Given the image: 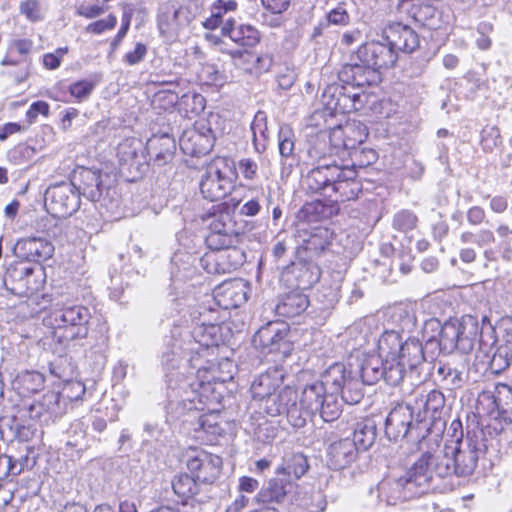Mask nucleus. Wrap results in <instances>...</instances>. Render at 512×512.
Instances as JSON below:
<instances>
[{"mask_svg":"<svg viewBox=\"0 0 512 512\" xmlns=\"http://www.w3.org/2000/svg\"><path fill=\"white\" fill-rule=\"evenodd\" d=\"M312 192H321L331 203L353 200L360 192L356 172L349 167L328 164L313 168L305 178Z\"/></svg>","mask_w":512,"mask_h":512,"instance_id":"5","label":"nucleus"},{"mask_svg":"<svg viewBox=\"0 0 512 512\" xmlns=\"http://www.w3.org/2000/svg\"><path fill=\"white\" fill-rule=\"evenodd\" d=\"M501 143L500 130L496 126H485L482 129L480 144L485 152H492Z\"/></svg>","mask_w":512,"mask_h":512,"instance_id":"46","label":"nucleus"},{"mask_svg":"<svg viewBox=\"0 0 512 512\" xmlns=\"http://www.w3.org/2000/svg\"><path fill=\"white\" fill-rule=\"evenodd\" d=\"M14 252L17 257L26 261L41 262L53 255L54 246L44 238H24L16 243Z\"/></svg>","mask_w":512,"mask_h":512,"instance_id":"24","label":"nucleus"},{"mask_svg":"<svg viewBox=\"0 0 512 512\" xmlns=\"http://www.w3.org/2000/svg\"><path fill=\"white\" fill-rule=\"evenodd\" d=\"M423 334L427 341L438 338L440 349L446 353L458 350L468 354L474 349L481 335V328L477 318L472 315L449 319L444 324L431 318L425 321Z\"/></svg>","mask_w":512,"mask_h":512,"instance_id":"4","label":"nucleus"},{"mask_svg":"<svg viewBox=\"0 0 512 512\" xmlns=\"http://www.w3.org/2000/svg\"><path fill=\"white\" fill-rule=\"evenodd\" d=\"M309 305L306 295L299 292H290L285 295L276 306V313L283 317L300 315Z\"/></svg>","mask_w":512,"mask_h":512,"instance_id":"33","label":"nucleus"},{"mask_svg":"<svg viewBox=\"0 0 512 512\" xmlns=\"http://www.w3.org/2000/svg\"><path fill=\"white\" fill-rule=\"evenodd\" d=\"M132 14H133V10L130 7L126 6L123 11V15H122V19H121V27L111 43L112 49H116L118 47V45L121 43V41L123 40V38L126 36L128 30H129V27H130Z\"/></svg>","mask_w":512,"mask_h":512,"instance_id":"59","label":"nucleus"},{"mask_svg":"<svg viewBox=\"0 0 512 512\" xmlns=\"http://www.w3.org/2000/svg\"><path fill=\"white\" fill-rule=\"evenodd\" d=\"M288 326L285 323L269 322L253 336V345L265 353L281 352L286 354L289 345L286 340Z\"/></svg>","mask_w":512,"mask_h":512,"instance_id":"17","label":"nucleus"},{"mask_svg":"<svg viewBox=\"0 0 512 512\" xmlns=\"http://www.w3.org/2000/svg\"><path fill=\"white\" fill-rule=\"evenodd\" d=\"M383 369H385V374L382 378L390 385H397L403 380L407 367L400 364L398 360L394 362L390 360V363L384 361Z\"/></svg>","mask_w":512,"mask_h":512,"instance_id":"48","label":"nucleus"},{"mask_svg":"<svg viewBox=\"0 0 512 512\" xmlns=\"http://www.w3.org/2000/svg\"><path fill=\"white\" fill-rule=\"evenodd\" d=\"M221 117L211 113L208 118L197 121L192 129L184 131L180 138V147L185 154L202 156L208 154L215 143L216 134L220 131L217 127Z\"/></svg>","mask_w":512,"mask_h":512,"instance_id":"9","label":"nucleus"},{"mask_svg":"<svg viewBox=\"0 0 512 512\" xmlns=\"http://www.w3.org/2000/svg\"><path fill=\"white\" fill-rule=\"evenodd\" d=\"M402 6L407 14L420 25L429 29L437 27V10L426 0H404Z\"/></svg>","mask_w":512,"mask_h":512,"instance_id":"28","label":"nucleus"},{"mask_svg":"<svg viewBox=\"0 0 512 512\" xmlns=\"http://www.w3.org/2000/svg\"><path fill=\"white\" fill-rule=\"evenodd\" d=\"M78 175L79 185L76 189L79 196L82 195L92 202L100 200L108 174L91 168H82Z\"/></svg>","mask_w":512,"mask_h":512,"instance_id":"25","label":"nucleus"},{"mask_svg":"<svg viewBox=\"0 0 512 512\" xmlns=\"http://www.w3.org/2000/svg\"><path fill=\"white\" fill-rule=\"evenodd\" d=\"M486 445L481 433L467 432L464 436L462 424L452 421L442 449L436 454L424 453L429 457V468L434 475L444 478L450 475L466 477L477 467L480 456L484 455Z\"/></svg>","mask_w":512,"mask_h":512,"instance_id":"2","label":"nucleus"},{"mask_svg":"<svg viewBox=\"0 0 512 512\" xmlns=\"http://www.w3.org/2000/svg\"><path fill=\"white\" fill-rule=\"evenodd\" d=\"M278 146L279 153L283 158L292 156L294 151V133L287 125L281 126L279 129Z\"/></svg>","mask_w":512,"mask_h":512,"instance_id":"47","label":"nucleus"},{"mask_svg":"<svg viewBox=\"0 0 512 512\" xmlns=\"http://www.w3.org/2000/svg\"><path fill=\"white\" fill-rule=\"evenodd\" d=\"M206 105L205 98L198 93H186L179 98V112L183 113L186 117L191 118L199 115Z\"/></svg>","mask_w":512,"mask_h":512,"instance_id":"37","label":"nucleus"},{"mask_svg":"<svg viewBox=\"0 0 512 512\" xmlns=\"http://www.w3.org/2000/svg\"><path fill=\"white\" fill-rule=\"evenodd\" d=\"M258 169L257 162L248 157L241 158L235 166V171L238 170L242 177L248 181H253L258 177Z\"/></svg>","mask_w":512,"mask_h":512,"instance_id":"54","label":"nucleus"},{"mask_svg":"<svg viewBox=\"0 0 512 512\" xmlns=\"http://www.w3.org/2000/svg\"><path fill=\"white\" fill-rule=\"evenodd\" d=\"M349 378L351 377L347 375L345 365L342 363H335L326 370L323 382L325 386H333L334 390L332 392L337 395Z\"/></svg>","mask_w":512,"mask_h":512,"instance_id":"38","label":"nucleus"},{"mask_svg":"<svg viewBox=\"0 0 512 512\" xmlns=\"http://www.w3.org/2000/svg\"><path fill=\"white\" fill-rule=\"evenodd\" d=\"M432 480L429 457L420 456L414 464L397 479H384L377 486L378 497L387 504L395 505L425 493Z\"/></svg>","mask_w":512,"mask_h":512,"instance_id":"6","label":"nucleus"},{"mask_svg":"<svg viewBox=\"0 0 512 512\" xmlns=\"http://www.w3.org/2000/svg\"><path fill=\"white\" fill-rule=\"evenodd\" d=\"M298 400L300 405L312 414L319 412L325 422L334 421L341 414L342 404L338 396L334 392L327 393L322 381L306 384Z\"/></svg>","mask_w":512,"mask_h":512,"instance_id":"10","label":"nucleus"},{"mask_svg":"<svg viewBox=\"0 0 512 512\" xmlns=\"http://www.w3.org/2000/svg\"><path fill=\"white\" fill-rule=\"evenodd\" d=\"M445 406V397L438 390L430 391L426 396L416 400V408L419 410L416 415V423L440 420Z\"/></svg>","mask_w":512,"mask_h":512,"instance_id":"27","label":"nucleus"},{"mask_svg":"<svg viewBox=\"0 0 512 512\" xmlns=\"http://www.w3.org/2000/svg\"><path fill=\"white\" fill-rule=\"evenodd\" d=\"M287 495L286 486L282 480L272 479L267 486L262 488L255 497L259 504L281 503Z\"/></svg>","mask_w":512,"mask_h":512,"instance_id":"35","label":"nucleus"},{"mask_svg":"<svg viewBox=\"0 0 512 512\" xmlns=\"http://www.w3.org/2000/svg\"><path fill=\"white\" fill-rule=\"evenodd\" d=\"M250 286L244 279L225 281L215 290L214 298L223 309L237 308L247 301Z\"/></svg>","mask_w":512,"mask_h":512,"instance_id":"20","label":"nucleus"},{"mask_svg":"<svg viewBox=\"0 0 512 512\" xmlns=\"http://www.w3.org/2000/svg\"><path fill=\"white\" fill-rule=\"evenodd\" d=\"M328 140L331 145V152L339 153L341 149H346V141L342 126H336L329 131Z\"/></svg>","mask_w":512,"mask_h":512,"instance_id":"60","label":"nucleus"},{"mask_svg":"<svg viewBox=\"0 0 512 512\" xmlns=\"http://www.w3.org/2000/svg\"><path fill=\"white\" fill-rule=\"evenodd\" d=\"M389 319L395 328L401 332L409 331L415 324L414 316L405 308L395 307L390 313Z\"/></svg>","mask_w":512,"mask_h":512,"instance_id":"43","label":"nucleus"},{"mask_svg":"<svg viewBox=\"0 0 512 512\" xmlns=\"http://www.w3.org/2000/svg\"><path fill=\"white\" fill-rule=\"evenodd\" d=\"M24 393H36L44 387L45 378L39 372H25L19 377Z\"/></svg>","mask_w":512,"mask_h":512,"instance_id":"45","label":"nucleus"},{"mask_svg":"<svg viewBox=\"0 0 512 512\" xmlns=\"http://www.w3.org/2000/svg\"><path fill=\"white\" fill-rule=\"evenodd\" d=\"M375 429L371 424L360 422L357 423L352 442L355 443L357 449L367 450L375 440Z\"/></svg>","mask_w":512,"mask_h":512,"instance_id":"40","label":"nucleus"},{"mask_svg":"<svg viewBox=\"0 0 512 512\" xmlns=\"http://www.w3.org/2000/svg\"><path fill=\"white\" fill-rule=\"evenodd\" d=\"M384 359L379 355H372L366 357L360 366V376L362 383L367 385H373L382 379L385 374Z\"/></svg>","mask_w":512,"mask_h":512,"instance_id":"34","label":"nucleus"},{"mask_svg":"<svg viewBox=\"0 0 512 512\" xmlns=\"http://www.w3.org/2000/svg\"><path fill=\"white\" fill-rule=\"evenodd\" d=\"M20 13L29 21L37 22L43 19V11L39 0H25L20 3Z\"/></svg>","mask_w":512,"mask_h":512,"instance_id":"51","label":"nucleus"},{"mask_svg":"<svg viewBox=\"0 0 512 512\" xmlns=\"http://www.w3.org/2000/svg\"><path fill=\"white\" fill-rule=\"evenodd\" d=\"M187 468L197 480L213 483L220 475L222 459L206 450L195 449L188 455Z\"/></svg>","mask_w":512,"mask_h":512,"instance_id":"16","label":"nucleus"},{"mask_svg":"<svg viewBox=\"0 0 512 512\" xmlns=\"http://www.w3.org/2000/svg\"><path fill=\"white\" fill-rule=\"evenodd\" d=\"M244 54L253 53L248 50H235L230 52L234 65L250 73V70L253 69L252 62H254V60H250V58L247 59L246 57H244Z\"/></svg>","mask_w":512,"mask_h":512,"instance_id":"63","label":"nucleus"},{"mask_svg":"<svg viewBox=\"0 0 512 512\" xmlns=\"http://www.w3.org/2000/svg\"><path fill=\"white\" fill-rule=\"evenodd\" d=\"M244 57L250 60H254L252 62V68L250 70L251 74H262L264 72L269 71L273 64V58L269 54H244Z\"/></svg>","mask_w":512,"mask_h":512,"instance_id":"53","label":"nucleus"},{"mask_svg":"<svg viewBox=\"0 0 512 512\" xmlns=\"http://www.w3.org/2000/svg\"><path fill=\"white\" fill-rule=\"evenodd\" d=\"M299 395L292 387L283 388L277 395L279 403L276 399L266 406V413L270 416H278L286 414L287 420L294 428H302L306 425L307 419L313 415L300 405L298 406Z\"/></svg>","mask_w":512,"mask_h":512,"instance_id":"11","label":"nucleus"},{"mask_svg":"<svg viewBox=\"0 0 512 512\" xmlns=\"http://www.w3.org/2000/svg\"><path fill=\"white\" fill-rule=\"evenodd\" d=\"M90 319L91 313L86 306L65 302L56 303L45 322L53 328V337L65 345L88 335Z\"/></svg>","mask_w":512,"mask_h":512,"instance_id":"7","label":"nucleus"},{"mask_svg":"<svg viewBox=\"0 0 512 512\" xmlns=\"http://www.w3.org/2000/svg\"><path fill=\"white\" fill-rule=\"evenodd\" d=\"M279 385V379L269 373H265L256 378L251 385V394L255 400L264 401L263 409L272 403L274 399L279 403L275 390Z\"/></svg>","mask_w":512,"mask_h":512,"instance_id":"30","label":"nucleus"},{"mask_svg":"<svg viewBox=\"0 0 512 512\" xmlns=\"http://www.w3.org/2000/svg\"><path fill=\"white\" fill-rule=\"evenodd\" d=\"M136 144H139L135 139H125L117 147V156L123 163H128L137 155Z\"/></svg>","mask_w":512,"mask_h":512,"instance_id":"57","label":"nucleus"},{"mask_svg":"<svg viewBox=\"0 0 512 512\" xmlns=\"http://www.w3.org/2000/svg\"><path fill=\"white\" fill-rule=\"evenodd\" d=\"M357 59L378 72L382 68H390L397 61V52L390 44L371 41L360 46L356 52Z\"/></svg>","mask_w":512,"mask_h":512,"instance_id":"18","label":"nucleus"},{"mask_svg":"<svg viewBox=\"0 0 512 512\" xmlns=\"http://www.w3.org/2000/svg\"><path fill=\"white\" fill-rule=\"evenodd\" d=\"M106 11L104 5L88 4L81 2L76 6V14L87 19H93L102 15Z\"/></svg>","mask_w":512,"mask_h":512,"instance_id":"58","label":"nucleus"},{"mask_svg":"<svg viewBox=\"0 0 512 512\" xmlns=\"http://www.w3.org/2000/svg\"><path fill=\"white\" fill-rule=\"evenodd\" d=\"M208 222L209 233L205 241L211 250L201 258V264L210 274H225L236 270L245 261V254L236 245L240 232L227 207L219 206L211 213Z\"/></svg>","mask_w":512,"mask_h":512,"instance_id":"3","label":"nucleus"},{"mask_svg":"<svg viewBox=\"0 0 512 512\" xmlns=\"http://www.w3.org/2000/svg\"><path fill=\"white\" fill-rule=\"evenodd\" d=\"M65 413L62 395L56 391L45 393L41 400L29 407V417L44 423L54 422Z\"/></svg>","mask_w":512,"mask_h":512,"instance_id":"21","label":"nucleus"},{"mask_svg":"<svg viewBox=\"0 0 512 512\" xmlns=\"http://www.w3.org/2000/svg\"><path fill=\"white\" fill-rule=\"evenodd\" d=\"M94 88L93 83L87 80L77 81L69 86L70 94L77 98L78 100H82L87 98Z\"/></svg>","mask_w":512,"mask_h":512,"instance_id":"61","label":"nucleus"},{"mask_svg":"<svg viewBox=\"0 0 512 512\" xmlns=\"http://www.w3.org/2000/svg\"><path fill=\"white\" fill-rule=\"evenodd\" d=\"M45 204L57 217H68L80 207V196L73 182L51 185L45 193Z\"/></svg>","mask_w":512,"mask_h":512,"instance_id":"12","label":"nucleus"},{"mask_svg":"<svg viewBox=\"0 0 512 512\" xmlns=\"http://www.w3.org/2000/svg\"><path fill=\"white\" fill-rule=\"evenodd\" d=\"M236 177L235 165L231 160L215 158L206 168L200 182V191L210 201L221 200L231 192Z\"/></svg>","mask_w":512,"mask_h":512,"instance_id":"8","label":"nucleus"},{"mask_svg":"<svg viewBox=\"0 0 512 512\" xmlns=\"http://www.w3.org/2000/svg\"><path fill=\"white\" fill-rule=\"evenodd\" d=\"M117 24V18L115 15L110 14L105 19H100L88 24L85 28L87 33L100 35L105 31L112 30Z\"/></svg>","mask_w":512,"mask_h":512,"instance_id":"55","label":"nucleus"},{"mask_svg":"<svg viewBox=\"0 0 512 512\" xmlns=\"http://www.w3.org/2000/svg\"><path fill=\"white\" fill-rule=\"evenodd\" d=\"M327 109L335 113H350L364 107L368 95L364 91L350 92L343 86L329 85L322 95Z\"/></svg>","mask_w":512,"mask_h":512,"instance_id":"15","label":"nucleus"},{"mask_svg":"<svg viewBox=\"0 0 512 512\" xmlns=\"http://www.w3.org/2000/svg\"><path fill=\"white\" fill-rule=\"evenodd\" d=\"M478 410L494 418L512 422V387L498 383L492 390L483 391L477 400Z\"/></svg>","mask_w":512,"mask_h":512,"instance_id":"13","label":"nucleus"},{"mask_svg":"<svg viewBox=\"0 0 512 512\" xmlns=\"http://www.w3.org/2000/svg\"><path fill=\"white\" fill-rule=\"evenodd\" d=\"M147 53V47L143 43H137L133 51L125 54L124 61L128 65H135L140 63Z\"/></svg>","mask_w":512,"mask_h":512,"instance_id":"64","label":"nucleus"},{"mask_svg":"<svg viewBox=\"0 0 512 512\" xmlns=\"http://www.w3.org/2000/svg\"><path fill=\"white\" fill-rule=\"evenodd\" d=\"M414 410L410 404H398L386 417L385 434L393 441L405 438L414 428Z\"/></svg>","mask_w":512,"mask_h":512,"instance_id":"19","label":"nucleus"},{"mask_svg":"<svg viewBox=\"0 0 512 512\" xmlns=\"http://www.w3.org/2000/svg\"><path fill=\"white\" fill-rule=\"evenodd\" d=\"M346 141V149H354L363 143L368 135L367 128L361 123H346L342 126Z\"/></svg>","mask_w":512,"mask_h":512,"instance_id":"39","label":"nucleus"},{"mask_svg":"<svg viewBox=\"0 0 512 512\" xmlns=\"http://www.w3.org/2000/svg\"><path fill=\"white\" fill-rule=\"evenodd\" d=\"M342 392V401L353 405L357 404L363 398L361 382L356 378H349L340 390Z\"/></svg>","mask_w":512,"mask_h":512,"instance_id":"44","label":"nucleus"},{"mask_svg":"<svg viewBox=\"0 0 512 512\" xmlns=\"http://www.w3.org/2000/svg\"><path fill=\"white\" fill-rule=\"evenodd\" d=\"M307 458L302 453L293 454L286 462L281 471L295 479L302 477L308 470Z\"/></svg>","mask_w":512,"mask_h":512,"instance_id":"41","label":"nucleus"},{"mask_svg":"<svg viewBox=\"0 0 512 512\" xmlns=\"http://www.w3.org/2000/svg\"><path fill=\"white\" fill-rule=\"evenodd\" d=\"M497 247L505 260H510L512 255V229L507 225H500L496 229Z\"/></svg>","mask_w":512,"mask_h":512,"instance_id":"42","label":"nucleus"},{"mask_svg":"<svg viewBox=\"0 0 512 512\" xmlns=\"http://www.w3.org/2000/svg\"><path fill=\"white\" fill-rule=\"evenodd\" d=\"M417 218L410 211H400L398 212L393 219L394 228L406 232L412 230L416 225Z\"/></svg>","mask_w":512,"mask_h":512,"instance_id":"56","label":"nucleus"},{"mask_svg":"<svg viewBox=\"0 0 512 512\" xmlns=\"http://www.w3.org/2000/svg\"><path fill=\"white\" fill-rule=\"evenodd\" d=\"M339 80L353 88H363L380 81L379 72L370 66L360 63H348L342 66L338 72Z\"/></svg>","mask_w":512,"mask_h":512,"instance_id":"22","label":"nucleus"},{"mask_svg":"<svg viewBox=\"0 0 512 512\" xmlns=\"http://www.w3.org/2000/svg\"><path fill=\"white\" fill-rule=\"evenodd\" d=\"M21 473V464H14V458L12 456L0 454V481L9 476H18Z\"/></svg>","mask_w":512,"mask_h":512,"instance_id":"52","label":"nucleus"},{"mask_svg":"<svg viewBox=\"0 0 512 512\" xmlns=\"http://www.w3.org/2000/svg\"><path fill=\"white\" fill-rule=\"evenodd\" d=\"M384 39L394 51L411 53L419 47V37L409 26L401 23L389 24L383 30Z\"/></svg>","mask_w":512,"mask_h":512,"instance_id":"23","label":"nucleus"},{"mask_svg":"<svg viewBox=\"0 0 512 512\" xmlns=\"http://www.w3.org/2000/svg\"><path fill=\"white\" fill-rule=\"evenodd\" d=\"M194 272L192 267L172 271L169 296L178 313H183L184 325L171 330V351L163 353L162 360L168 371L167 412L174 419L192 426L193 437L212 443L223 433L220 416L205 409L213 392L212 383L232 379L233 362L227 356L218 358L222 346L230 336L227 325L219 322L218 312L206 307L195 308L193 297L187 295L183 282Z\"/></svg>","mask_w":512,"mask_h":512,"instance_id":"1","label":"nucleus"},{"mask_svg":"<svg viewBox=\"0 0 512 512\" xmlns=\"http://www.w3.org/2000/svg\"><path fill=\"white\" fill-rule=\"evenodd\" d=\"M222 34L228 36L234 43L243 47H253L259 40L258 30L248 24L235 26L234 20H227L222 26Z\"/></svg>","mask_w":512,"mask_h":512,"instance_id":"29","label":"nucleus"},{"mask_svg":"<svg viewBox=\"0 0 512 512\" xmlns=\"http://www.w3.org/2000/svg\"><path fill=\"white\" fill-rule=\"evenodd\" d=\"M193 14L188 6L163 4L158 13V28L166 41L173 42L180 31L192 21Z\"/></svg>","mask_w":512,"mask_h":512,"instance_id":"14","label":"nucleus"},{"mask_svg":"<svg viewBox=\"0 0 512 512\" xmlns=\"http://www.w3.org/2000/svg\"><path fill=\"white\" fill-rule=\"evenodd\" d=\"M357 457V447L350 439L331 443L327 449V465L333 470L348 467Z\"/></svg>","mask_w":512,"mask_h":512,"instance_id":"26","label":"nucleus"},{"mask_svg":"<svg viewBox=\"0 0 512 512\" xmlns=\"http://www.w3.org/2000/svg\"><path fill=\"white\" fill-rule=\"evenodd\" d=\"M400 364L406 366L410 372L416 369L424 361L422 344L415 338H408L397 354Z\"/></svg>","mask_w":512,"mask_h":512,"instance_id":"32","label":"nucleus"},{"mask_svg":"<svg viewBox=\"0 0 512 512\" xmlns=\"http://www.w3.org/2000/svg\"><path fill=\"white\" fill-rule=\"evenodd\" d=\"M153 104L167 111L174 108L176 105L179 106V96L176 92L171 90L158 91L154 96Z\"/></svg>","mask_w":512,"mask_h":512,"instance_id":"50","label":"nucleus"},{"mask_svg":"<svg viewBox=\"0 0 512 512\" xmlns=\"http://www.w3.org/2000/svg\"><path fill=\"white\" fill-rule=\"evenodd\" d=\"M237 8L235 0H217L211 7V14L221 21L223 14L234 11Z\"/></svg>","mask_w":512,"mask_h":512,"instance_id":"62","label":"nucleus"},{"mask_svg":"<svg viewBox=\"0 0 512 512\" xmlns=\"http://www.w3.org/2000/svg\"><path fill=\"white\" fill-rule=\"evenodd\" d=\"M403 343L400 331L395 328L385 330L378 340L379 356L387 363L396 361Z\"/></svg>","mask_w":512,"mask_h":512,"instance_id":"31","label":"nucleus"},{"mask_svg":"<svg viewBox=\"0 0 512 512\" xmlns=\"http://www.w3.org/2000/svg\"><path fill=\"white\" fill-rule=\"evenodd\" d=\"M196 480L192 474H182L172 482L173 491L182 498L183 504H187L188 500H192L198 493L199 487Z\"/></svg>","mask_w":512,"mask_h":512,"instance_id":"36","label":"nucleus"},{"mask_svg":"<svg viewBox=\"0 0 512 512\" xmlns=\"http://www.w3.org/2000/svg\"><path fill=\"white\" fill-rule=\"evenodd\" d=\"M33 47V43L29 39H15L11 41L8 48V55L3 59L2 64H15L16 62L10 59V55L18 53L21 56L28 55Z\"/></svg>","mask_w":512,"mask_h":512,"instance_id":"49","label":"nucleus"}]
</instances>
